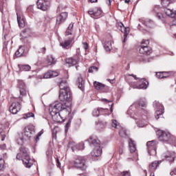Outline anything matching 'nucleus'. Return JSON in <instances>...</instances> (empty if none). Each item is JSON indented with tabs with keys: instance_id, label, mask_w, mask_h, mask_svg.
<instances>
[{
	"instance_id": "nucleus-28",
	"label": "nucleus",
	"mask_w": 176,
	"mask_h": 176,
	"mask_svg": "<svg viewBox=\"0 0 176 176\" xmlns=\"http://www.w3.org/2000/svg\"><path fill=\"white\" fill-rule=\"evenodd\" d=\"M25 49L24 46L21 45L17 51L15 52L16 57H23V56H25Z\"/></svg>"
},
{
	"instance_id": "nucleus-4",
	"label": "nucleus",
	"mask_w": 176,
	"mask_h": 176,
	"mask_svg": "<svg viewBox=\"0 0 176 176\" xmlns=\"http://www.w3.org/2000/svg\"><path fill=\"white\" fill-rule=\"evenodd\" d=\"M59 100L63 102H68V105H72V96H71V89L66 91H60Z\"/></svg>"
},
{
	"instance_id": "nucleus-38",
	"label": "nucleus",
	"mask_w": 176,
	"mask_h": 176,
	"mask_svg": "<svg viewBox=\"0 0 176 176\" xmlns=\"http://www.w3.org/2000/svg\"><path fill=\"white\" fill-rule=\"evenodd\" d=\"M94 87L96 90H102V89H104V87H105V85H104L100 82L95 81L94 82Z\"/></svg>"
},
{
	"instance_id": "nucleus-6",
	"label": "nucleus",
	"mask_w": 176,
	"mask_h": 176,
	"mask_svg": "<svg viewBox=\"0 0 176 176\" xmlns=\"http://www.w3.org/2000/svg\"><path fill=\"white\" fill-rule=\"evenodd\" d=\"M135 107H141L142 108H145V107H146V103L144 101H138L132 106H131V108H129V109L128 110V115H129V116L132 118V119H135V120H137V119H138L137 117H135L137 116V115H135V112L133 111V109L135 108Z\"/></svg>"
},
{
	"instance_id": "nucleus-24",
	"label": "nucleus",
	"mask_w": 176,
	"mask_h": 176,
	"mask_svg": "<svg viewBox=\"0 0 176 176\" xmlns=\"http://www.w3.org/2000/svg\"><path fill=\"white\" fill-rule=\"evenodd\" d=\"M23 134L28 138H31L32 137L33 134H35V130H34V129L32 127L26 126L24 129Z\"/></svg>"
},
{
	"instance_id": "nucleus-50",
	"label": "nucleus",
	"mask_w": 176,
	"mask_h": 176,
	"mask_svg": "<svg viewBox=\"0 0 176 176\" xmlns=\"http://www.w3.org/2000/svg\"><path fill=\"white\" fill-rule=\"evenodd\" d=\"M5 167V160L2 159V157H0V170H3Z\"/></svg>"
},
{
	"instance_id": "nucleus-47",
	"label": "nucleus",
	"mask_w": 176,
	"mask_h": 176,
	"mask_svg": "<svg viewBox=\"0 0 176 176\" xmlns=\"http://www.w3.org/2000/svg\"><path fill=\"white\" fill-rule=\"evenodd\" d=\"M97 129L98 130H102V129H105V124L101 122L97 123Z\"/></svg>"
},
{
	"instance_id": "nucleus-46",
	"label": "nucleus",
	"mask_w": 176,
	"mask_h": 176,
	"mask_svg": "<svg viewBox=\"0 0 176 176\" xmlns=\"http://www.w3.org/2000/svg\"><path fill=\"white\" fill-rule=\"evenodd\" d=\"M34 115L33 113H27L23 114V119H28L30 118H34Z\"/></svg>"
},
{
	"instance_id": "nucleus-21",
	"label": "nucleus",
	"mask_w": 176,
	"mask_h": 176,
	"mask_svg": "<svg viewBox=\"0 0 176 176\" xmlns=\"http://www.w3.org/2000/svg\"><path fill=\"white\" fill-rule=\"evenodd\" d=\"M67 17H68L67 12H62L56 17V24L60 25V24H63L64 21L67 20Z\"/></svg>"
},
{
	"instance_id": "nucleus-42",
	"label": "nucleus",
	"mask_w": 176,
	"mask_h": 176,
	"mask_svg": "<svg viewBox=\"0 0 176 176\" xmlns=\"http://www.w3.org/2000/svg\"><path fill=\"white\" fill-rule=\"evenodd\" d=\"M137 126L139 128L145 127L146 126V123L144 122L142 120H139L136 122Z\"/></svg>"
},
{
	"instance_id": "nucleus-44",
	"label": "nucleus",
	"mask_w": 176,
	"mask_h": 176,
	"mask_svg": "<svg viewBox=\"0 0 176 176\" xmlns=\"http://www.w3.org/2000/svg\"><path fill=\"white\" fill-rule=\"evenodd\" d=\"M28 31H30L28 29L24 30L21 33V36L22 38H28V36H30V34H28Z\"/></svg>"
},
{
	"instance_id": "nucleus-62",
	"label": "nucleus",
	"mask_w": 176,
	"mask_h": 176,
	"mask_svg": "<svg viewBox=\"0 0 176 176\" xmlns=\"http://www.w3.org/2000/svg\"><path fill=\"white\" fill-rule=\"evenodd\" d=\"M170 175H176V169L170 173Z\"/></svg>"
},
{
	"instance_id": "nucleus-25",
	"label": "nucleus",
	"mask_w": 176,
	"mask_h": 176,
	"mask_svg": "<svg viewBox=\"0 0 176 176\" xmlns=\"http://www.w3.org/2000/svg\"><path fill=\"white\" fill-rule=\"evenodd\" d=\"M22 162L25 167H26L27 168L32 167V165L34 164V161L31 160V158H30V156L22 158Z\"/></svg>"
},
{
	"instance_id": "nucleus-43",
	"label": "nucleus",
	"mask_w": 176,
	"mask_h": 176,
	"mask_svg": "<svg viewBox=\"0 0 176 176\" xmlns=\"http://www.w3.org/2000/svg\"><path fill=\"white\" fill-rule=\"evenodd\" d=\"M120 130V135L121 137H126V129L120 126V128L118 129Z\"/></svg>"
},
{
	"instance_id": "nucleus-33",
	"label": "nucleus",
	"mask_w": 176,
	"mask_h": 176,
	"mask_svg": "<svg viewBox=\"0 0 176 176\" xmlns=\"http://www.w3.org/2000/svg\"><path fill=\"white\" fill-rule=\"evenodd\" d=\"M73 30H74V23H72L69 25V26L65 32V36H72Z\"/></svg>"
},
{
	"instance_id": "nucleus-37",
	"label": "nucleus",
	"mask_w": 176,
	"mask_h": 176,
	"mask_svg": "<svg viewBox=\"0 0 176 176\" xmlns=\"http://www.w3.org/2000/svg\"><path fill=\"white\" fill-rule=\"evenodd\" d=\"M104 47L107 52H111L112 50V42L107 41L104 44Z\"/></svg>"
},
{
	"instance_id": "nucleus-9",
	"label": "nucleus",
	"mask_w": 176,
	"mask_h": 176,
	"mask_svg": "<svg viewBox=\"0 0 176 176\" xmlns=\"http://www.w3.org/2000/svg\"><path fill=\"white\" fill-rule=\"evenodd\" d=\"M82 62V56L80 54H77L73 58H69L66 60V65L69 67H72V65H76Z\"/></svg>"
},
{
	"instance_id": "nucleus-20",
	"label": "nucleus",
	"mask_w": 176,
	"mask_h": 176,
	"mask_svg": "<svg viewBox=\"0 0 176 176\" xmlns=\"http://www.w3.org/2000/svg\"><path fill=\"white\" fill-rule=\"evenodd\" d=\"M164 12L166 16L173 19V25H176V11H173V10H170L168 8H165Z\"/></svg>"
},
{
	"instance_id": "nucleus-32",
	"label": "nucleus",
	"mask_w": 176,
	"mask_h": 176,
	"mask_svg": "<svg viewBox=\"0 0 176 176\" xmlns=\"http://www.w3.org/2000/svg\"><path fill=\"white\" fill-rule=\"evenodd\" d=\"M16 142L18 145H23L24 144V133H18L16 136Z\"/></svg>"
},
{
	"instance_id": "nucleus-3",
	"label": "nucleus",
	"mask_w": 176,
	"mask_h": 176,
	"mask_svg": "<svg viewBox=\"0 0 176 176\" xmlns=\"http://www.w3.org/2000/svg\"><path fill=\"white\" fill-rule=\"evenodd\" d=\"M54 104H60L61 106L58 111L62 115L63 118L65 120V119H68L69 118V115H71V112H72V109L71 108V105L66 104V103H61L60 102H56Z\"/></svg>"
},
{
	"instance_id": "nucleus-8",
	"label": "nucleus",
	"mask_w": 176,
	"mask_h": 176,
	"mask_svg": "<svg viewBox=\"0 0 176 176\" xmlns=\"http://www.w3.org/2000/svg\"><path fill=\"white\" fill-rule=\"evenodd\" d=\"M153 107L155 109V118L160 119V116L164 113V107L157 101L153 102Z\"/></svg>"
},
{
	"instance_id": "nucleus-19",
	"label": "nucleus",
	"mask_w": 176,
	"mask_h": 176,
	"mask_svg": "<svg viewBox=\"0 0 176 176\" xmlns=\"http://www.w3.org/2000/svg\"><path fill=\"white\" fill-rule=\"evenodd\" d=\"M118 29L120 30V32H124V40L123 42H126V38H127V36L129 35L130 31L129 30L128 28L124 27V25L122 23V22H120L118 23Z\"/></svg>"
},
{
	"instance_id": "nucleus-41",
	"label": "nucleus",
	"mask_w": 176,
	"mask_h": 176,
	"mask_svg": "<svg viewBox=\"0 0 176 176\" xmlns=\"http://www.w3.org/2000/svg\"><path fill=\"white\" fill-rule=\"evenodd\" d=\"M112 127H114V129H120V124L116 120H113L112 123H111Z\"/></svg>"
},
{
	"instance_id": "nucleus-17",
	"label": "nucleus",
	"mask_w": 176,
	"mask_h": 176,
	"mask_svg": "<svg viewBox=\"0 0 176 176\" xmlns=\"http://www.w3.org/2000/svg\"><path fill=\"white\" fill-rule=\"evenodd\" d=\"M20 153H18L16 157L18 160H21V159L30 156V151L25 147H21Z\"/></svg>"
},
{
	"instance_id": "nucleus-15",
	"label": "nucleus",
	"mask_w": 176,
	"mask_h": 176,
	"mask_svg": "<svg viewBox=\"0 0 176 176\" xmlns=\"http://www.w3.org/2000/svg\"><path fill=\"white\" fill-rule=\"evenodd\" d=\"M16 17L19 27H21V28H24L25 26V21H24V16L23 15V12H21V10H16Z\"/></svg>"
},
{
	"instance_id": "nucleus-48",
	"label": "nucleus",
	"mask_w": 176,
	"mask_h": 176,
	"mask_svg": "<svg viewBox=\"0 0 176 176\" xmlns=\"http://www.w3.org/2000/svg\"><path fill=\"white\" fill-rule=\"evenodd\" d=\"M98 71V68L97 67H96V66H92V67H89V70H88V72L89 73H93L94 72H97Z\"/></svg>"
},
{
	"instance_id": "nucleus-1",
	"label": "nucleus",
	"mask_w": 176,
	"mask_h": 176,
	"mask_svg": "<svg viewBox=\"0 0 176 176\" xmlns=\"http://www.w3.org/2000/svg\"><path fill=\"white\" fill-rule=\"evenodd\" d=\"M88 142L92 148H94L91 151V155L93 157H98L101 156L102 153V149L101 148L100 140H98L96 136H91L88 139Z\"/></svg>"
},
{
	"instance_id": "nucleus-16",
	"label": "nucleus",
	"mask_w": 176,
	"mask_h": 176,
	"mask_svg": "<svg viewBox=\"0 0 176 176\" xmlns=\"http://www.w3.org/2000/svg\"><path fill=\"white\" fill-rule=\"evenodd\" d=\"M21 109V104L19 102H14L10 106V112L16 115Z\"/></svg>"
},
{
	"instance_id": "nucleus-35",
	"label": "nucleus",
	"mask_w": 176,
	"mask_h": 176,
	"mask_svg": "<svg viewBox=\"0 0 176 176\" xmlns=\"http://www.w3.org/2000/svg\"><path fill=\"white\" fill-rule=\"evenodd\" d=\"M19 86L20 89V93L23 96L25 94V84L23 81H19Z\"/></svg>"
},
{
	"instance_id": "nucleus-27",
	"label": "nucleus",
	"mask_w": 176,
	"mask_h": 176,
	"mask_svg": "<svg viewBox=\"0 0 176 176\" xmlns=\"http://www.w3.org/2000/svg\"><path fill=\"white\" fill-rule=\"evenodd\" d=\"M139 21H140V23H142L143 25H145L146 27H148V28H153V21L151 20V19H139Z\"/></svg>"
},
{
	"instance_id": "nucleus-36",
	"label": "nucleus",
	"mask_w": 176,
	"mask_h": 176,
	"mask_svg": "<svg viewBox=\"0 0 176 176\" xmlns=\"http://www.w3.org/2000/svg\"><path fill=\"white\" fill-rule=\"evenodd\" d=\"M175 2V0H161V3L164 8H167V6Z\"/></svg>"
},
{
	"instance_id": "nucleus-34",
	"label": "nucleus",
	"mask_w": 176,
	"mask_h": 176,
	"mask_svg": "<svg viewBox=\"0 0 176 176\" xmlns=\"http://www.w3.org/2000/svg\"><path fill=\"white\" fill-rule=\"evenodd\" d=\"M129 151L131 152V153H133V152H135L137 148L135 147V142H134V141H133V140L129 139Z\"/></svg>"
},
{
	"instance_id": "nucleus-51",
	"label": "nucleus",
	"mask_w": 176,
	"mask_h": 176,
	"mask_svg": "<svg viewBox=\"0 0 176 176\" xmlns=\"http://www.w3.org/2000/svg\"><path fill=\"white\" fill-rule=\"evenodd\" d=\"M156 76L157 78H158V79H163L164 78V76L163 74V72H158L156 74Z\"/></svg>"
},
{
	"instance_id": "nucleus-26",
	"label": "nucleus",
	"mask_w": 176,
	"mask_h": 176,
	"mask_svg": "<svg viewBox=\"0 0 176 176\" xmlns=\"http://www.w3.org/2000/svg\"><path fill=\"white\" fill-rule=\"evenodd\" d=\"M107 111H108V109H102V108L95 109L92 111V115H93V116L98 118V116H100V115H104V113L107 112Z\"/></svg>"
},
{
	"instance_id": "nucleus-57",
	"label": "nucleus",
	"mask_w": 176,
	"mask_h": 176,
	"mask_svg": "<svg viewBox=\"0 0 176 176\" xmlns=\"http://www.w3.org/2000/svg\"><path fill=\"white\" fill-rule=\"evenodd\" d=\"M78 82H79V84L81 85V86H82V85H83V83H84V82H83V78H78Z\"/></svg>"
},
{
	"instance_id": "nucleus-53",
	"label": "nucleus",
	"mask_w": 176,
	"mask_h": 176,
	"mask_svg": "<svg viewBox=\"0 0 176 176\" xmlns=\"http://www.w3.org/2000/svg\"><path fill=\"white\" fill-rule=\"evenodd\" d=\"M5 4V0H0V10H2L3 5Z\"/></svg>"
},
{
	"instance_id": "nucleus-59",
	"label": "nucleus",
	"mask_w": 176,
	"mask_h": 176,
	"mask_svg": "<svg viewBox=\"0 0 176 176\" xmlns=\"http://www.w3.org/2000/svg\"><path fill=\"white\" fill-rule=\"evenodd\" d=\"M107 5L111 6V3H112V0H105Z\"/></svg>"
},
{
	"instance_id": "nucleus-52",
	"label": "nucleus",
	"mask_w": 176,
	"mask_h": 176,
	"mask_svg": "<svg viewBox=\"0 0 176 176\" xmlns=\"http://www.w3.org/2000/svg\"><path fill=\"white\" fill-rule=\"evenodd\" d=\"M43 134V131H41L40 132L38 133V134L36 136V141L38 142L39 141V137Z\"/></svg>"
},
{
	"instance_id": "nucleus-49",
	"label": "nucleus",
	"mask_w": 176,
	"mask_h": 176,
	"mask_svg": "<svg viewBox=\"0 0 176 176\" xmlns=\"http://www.w3.org/2000/svg\"><path fill=\"white\" fill-rule=\"evenodd\" d=\"M101 14H102V11L101 10V9H98L97 11H95V17H100Z\"/></svg>"
},
{
	"instance_id": "nucleus-61",
	"label": "nucleus",
	"mask_w": 176,
	"mask_h": 176,
	"mask_svg": "<svg viewBox=\"0 0 176 176\" xmlns=\"http://www.w3.org/2000/svg\"><path fill=\"white\" fill-rule=\"evenodd\" d=\"M56 163H57V166L58 167L60 168L61 167V163H60V160H58V159H56Z\"/></svg>"
},
{
	"instance_id": "nucleus-13",
	"label": "nucleus",
	"mask_w": 176,
	"mask_h": 176,
	"mask_svg": "<svg viewBox=\"0 0 176 176\" xmlns=\"http://www.w3.org/2000/svg\"><path fill=\"white\" fill-rule=\"evenodd\" d=\"M144 42L145 45H144V43L141 45L140 53H141L142 54H147V56H149V54L152 53V49L148 47V45H149V40H146V41Z\"/></svg>"
},
{
	"instance_id": "nucleus-18",
	"label": "nucleus",
	"mask_w": 176,
	"mask_h": 176,
	"mask_svg": "<svg viewBox=\"0 0 176 176\" xmlns=\"http://www.w3.org/2000/svg\"><path fill=\"white\" fill-rule=\"evenodd\" d=\"M77 144H75V142L72 141L69 142L68 147L72 148V151L73 152H75V151H82V149H85V143L80 142L79 143V145L81 147L76 146Z\"/></svg>"
},
{
	"instance_id": "nucleus-23",
	"label": "nucleus",
	"mask_w": 176,
	"mask_h": 176,
	"mask_svg": "<svg viewBox=\"0 0 176 176\" xmlns=\"http://www.w3.org/2000/svg\"><path fill=\"white\" fill-rule=\"evenodd\" d=\"M162 156L168 162H174V159L176 157V154L173 151H167L166 153H164Z\"/></svg>"
},
{
	"instance_id": "nucleus-54",
	"label": "nucleus",
	"mask_w": 176,
	"mask_h": 176,
	"mask_svg": "<svg viewBox=\"0 0 176 176\" xmlns=\"http://www.w3.org/2000/svg\"><path fill=\"white\" fill-rule=\"evenodd\" d=\"M28 12H34V6H30L28 8Z\"/></svg>"
},
{
	"instance_id": "nucleus-55",
	"label": "nucleus",
	"mask_w": 176,
	"mask_h": 176,
	"mask_svg": "<svg viewBox=\"0 0 176 176\" xmlns=\"http://www.w3.org/2000/svg\"><path fill=\"white\" fill-rule=\"evenodd\" d=\"M122 176H130V172H129V171L123 172V173H122Z\"/></svg>"
},
{
	"instance_id": "nucleus-39",
	"label": "nucleus",
	"mask_w": 176,
	"mask_h": 176,
	"mask_svg": "<svg viewBox=\"0 0 176 176\" xmlns=\"http://www.w3.org/2000/svg\"><path fill=\"white\" fill-rule=\"evenodd\" d=\"M20 71H30L31 70V66L29 65H18Z\"/></svg>"
},
{
	"instance_id": "nucleus-22",
	"label": "nucleus",
	"mask_w": 176,
	"mask_h": 176,
	"mask_svg": "<svg viewBox=\"0 0 176 176\" xmlns=\"http://www.w3.org/2000/svg\"><path fill=\"white\" fill-rule=\"evenodd\" d=\"M58 76V73L54 71H48L47 73L44 74L43 76H40V79H50V78H56Z\"/></svg>"
},
{
	"instance_id": "nucleus-14",
	"label": "nucleus",
	"mask_w": 176,
	"mask_h": 176,
	"mask_svg": "<svg viewBox=\"0 0 176 176\" xmlns=\"http://www.w3.org/2000/svg\"><path fill=\"white\" fill-rule=\"evenodd\" d=\"M38 8L43 12H46L50 6V1L47 0H38L37 1Z\"/></svg>"
},
{
	"instance_id": "nucleus-2",
	"label": "nucleus",
	"mask_w": 176,
	"mask_h": 176,
	"mask_svg": "<svg viewBox=\"0 0 176 176\" xmlns=\"http://www.w3.org/2000/svg\"><path fill=\"white\" fill-rule=\"evenodd\" d=\"M61 107L60 104H54L50 108V113L52 116V118L53 119L54 122H56V123H62V122H64V118H63V116L61 115V113L59 112L58 109H60Z\"/></svg>"
},
{
	"instance_id": "nucleus-40",
	"label": "nucleus",
	"mask_w": 176,
	"mask_h": 176,
	"mask_svg": "<svg viewBox=\"0 0 176 176\" xmlns=\"http://www.w3.org/2000/svg\"><path fill=\"white\" fill-rule=\"evenodd\" d=\"M47 61L48 65H53V64H56V60H54V58H53V56L52 55H50L47 56Z\"/></svg>"
},
{
	"instance_id": "nucleus-63",
	"label": "nucleus",
	"mask_w": 176,
	"mask_h": 176,
	"mask_svg": "<svg viewBox=\"0 0 176 176\" xmlns=\"http://www.w3.org/2000/svg\"><path fill=\"white\" fill-rule=\"evenodd\" d=\"M108 82H109L110 83H111V85H113V83H115L114 80H111V79H109V78H107V80Z\"/></svg>"
},
{
	"instance_id": "nucleus-45",
	"label": "nucleus",
	"mask_w": 176,
	"mask_h": 176,
	"mask_svg": "<svg viewBox=\"0 0 176 176\" xmlns=\"http://www.w3.org/2000/svg\"><path fill=\"white\" fill-rule=\"evenodd\" d=\"M164 78H168V76H173V72H163Z\"/></svg>"
},
{
	"instance_id": "nucleus-31",
	"label": "nucleus",
	"mask_w": 176,
	"mask_h": 176,
	"mask_svg": "<svg viewBox=\"0 0 176 176\" xmlns=\"http://www.w3.org/2000/svg\"><path fill=\"white\" fill-rule=\"evenodd\" d=\"M162 163V161H155L152 162L151 165L149 166V170L151 172L155 171L159 166V164Z\"/></svg>"
},
{
	"instance_id": "nucleus-7",
	"label": "nucleus",
	"mask_w": 176,
	"mask_h": 176,
	"mask_svg": "<svg viewBox=\"0 0 176 176\" xmlns=\"http://www.w3.org/2000/svg\"><path fill=\"white\" fill-rule=\"evenodd\" d=\"M148 153L151 156L156 155V148L157 146V141L152 140L148 141L146 144Z\"/></svg>"
},
{
	"instance_id": "nucleus-56",
	"label": "nucleus",
	"mask_w": 176,
	"mask_h": 176,
	"mask_svg": "<svg viewBox=\"0 0 176 176\" xmlns=\"http://www.w3.org/2000/svg\"><path fill=\"white\" fill-rule=\"evenodd\" d=\"M83 47L85 50H87V49H89V45L87 44V43H83Z\"/></svg>"
},
{
	"instance_id": "nucleus-10",
	"label": "nucleus",
	"mask_w": 176,
	"mask_h": 176,
	"mask_svg": "<svg viewBox=\"0 0 176 176\" xmlns=\"http://www.w3.org/2000/svg\"><path fill=\"white\" fill-rule=\"evenodd\" d=\"M139 83L138 85L134 82H129V85L133 89H148V86H149V82L145 78H141Z\"/></svg>"
},
{
	"instance_id": "nucleus-30",
	"label": "nucleus",
	"mask_w": 176,
	"mask_h": 176,
	"mask_svg": "<svg viewBox=\"0 0 176 176\" xmlns=\"http://www.w3.org/2000/svg\"><path fill=\"white\" fill-rule=\"evenodd\" d=\"M162 8H160V6H156L153 9V12H155V14H157V19H159V20H163V14L160 12Z\"/></svg>"
},
{
	"instance_id": "nucleus-11",
	"label": "nucleus",
	"mask_w": 176,
	"mask_h": 176,
	"mask_svg": "<svg viewBox=\"0 0 176 176\" xmlns=\"http://www.w3.org/2000/svg\"><path fill=\"white\" fill-rule=\"evenodd\" d=\"M74 39H75V37L74 36H67L65 38V41L60 43V45L62 46L63 49H69V47H71V46H72V44L74 43Z\"/></svg>"
},
{
	"instance_id": "nucleus-5",
	"label": "nucleus",
	"mask_w": 176,
	"mask_h": 176,
	"mask_svg": "<svg viewBox=\"0 0 176 176\" xmlns=\"http://www.w3.org/2000/svg\"><path fill=\"white\" fill-rule=\"evenodd\" d=\"M74 164L76 168H78L79 170H81V171H86L87 168V165H86V161H85L83 157L81 156H77L76 157Z\"/></svg>"
},
{
	"instance_id": "nucleus-64",
	"label": "nucleus",
	"mask_w": 176,
	"mask_h": 176,
	"mask_svg": "<svg viewBox=\"0 0 176 176\" xmlns=\"http://www.w3.org/2000/svg\"><path fill=\"white\" fill-rule=\"evenodd\" d=\"M88 13H89V14L94 16L95 11H88Z\"/></svg>"
},
{
	"instance_id": "nucleus-60",
	"label": "nucleus",
	"mask_w": 176,
	"mask_h": 176,
	"mask_svg": "<svg viewBox=\"0 0 176 176\" xmlns=\"http://www.w3.org/2000/svg\"><path fill=\"white\" fill-rule=\"evenodd\" d=\"M0 149H6V144L0 145Z\"/></svg>"
},
{
	"instance_id": "nucleus-29",
	"label": "nucleus",
	"mask_w": 176,
	"mask_h": 176,
	"mask_svg": "<svg viewBox=\"0 0 176 176\" xmlns=\"http://www.w3.org/2000/svg\"><path fill=\"white\" fill-rule=\"evenodd\" d=\"M59 87L60 91L69 90V87H68V82H67V80H62L60 83Z\"/></svg>"
},
{
	"instance_id": "nucleus-12",
	"label": "nucleus",
	"mask_w": 176,
	"mask_h": 176,
	"mask_svg": "<svg viewBox=\"0 0 176 176\" xmlns=\"http://www.w3.org/2000/svg\"><path fill=\"white\" fill-rule=\"evenodd\" d=\"M157 135L158 136L160 141H162L163 142H167L170 137V133L162 130H158L157 131Z\"/></svg>"
},
{
	"instance_id": "nucleus-58",
	"label": "nucleus",
	"mask_w": 176,
	"mask_h": 176,
	"mask_svg": "<svg viewBox=\"0 0 176 176\" xmlns=\"http://www.w3.org/2000/svg\"><path fill=\"white\" fill-rule=\"evenodd\" d=\"M71 126V119L69 120V122L66 124L65 127L66 129H68Z\"/></svg>"
}]
</instances>
